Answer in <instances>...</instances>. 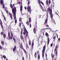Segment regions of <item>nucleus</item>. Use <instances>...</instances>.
I'll return each instance as SVG.
<instances>
[{"mask_svg":"<svg viewBox=\"0 0 60 60\" xmlns=\"http://www.w3.org/2000/svg\"><path fill=\"white\" fill-rule=\"evenodd\" d=\"M53 46V43H52L50 44L51 47Z\"/></svg>","mask_w":60,"mask_h":60,"instance_id":"864d4df0","label":"nucleus"},{"mask_svg":"<svg viewBox=\"0 0 60 60\" xmlns=\"http://www.w3.org/2000/svg\"><path fill=\"white\" fill-rule=\"evenodd\" d=\"M29 22L30 23L31 22V17H30L29 18Z\"/></svg>","mask_w":60,"mask_h":60,"instance_id":"473e14b6","label":"nucleus"},{"mask_svg":"<svg viewBox=\"0 0 60 60\" xmlns=\"http://www.w3.org/2000/svg\"><path fill=\"white\" fill-rule=\"evenodd\" d=\"M24 8L25 10H26V8L25 7H24Z\"/></svg>","mask_w":60,"mask_h":60,"instance_id":"338daca9","label":"nucleus"},{"mask_svg":"<svg viewBox=\"0 0 60 60\" xmlns=\"http://www.w3.org/2000/svg\"><path fill=\"white\" fill-rule=\"evenodd\" d=\"M21 4V2H19L18 3V4Z\"/></svg>","mask_w":60,"mask_h":60,"instance_id":"052dcab7","label":"nucleus"},{"mask_svg":"<svg viewBox=\"0 0 60 60\" xmlns=\"http://www.w3.org/2000/svg\"><path fill=\"white\" fill-rule=\"evenodd\" d=\"M34 42H33L32 43L31 48V49H32V50H33V49L34 47Z\"/></svg>","mask_w":60,"mask_h":60,"instance_id":"6ab92c4d","label":"nucleus"},{"mask_svg":"<svg viewBox=\"0 0 60 60\" xmlns=\"http://www.w3.org/2000/svg\"><path fill=\"white\" fill-rule=\"evenodd\" d=\"M38 18H41V15H40L38 17Z\"/></svg>","mask_w":60,"mask_h":60,"instance_id":"69168bd1","label":"nucleus"},{"mask_svg":"<svg viewBox=\"0 0 60 60\" xmlns=\"http://www.w3.org/2000/svg\"><path fill=\"white\" fill-rule=\"evenodd\" d=\"M41 0H38V4H41Z\"/></svg>","mask_w":60,"mask_h":60,"instance_id":"cd10ccee","label":"nucleus"},{"mask_svg":"<svg viewBox=\"0 0 60 60\" xmlns=\"http://www.w3.org/2000/svg\"><path fill=\"white\" fill-rule=\"evenodd\" d=\"M6 12L7 13H8V11L7 10H6Z\"/></svg>","mask_w":60,"mask_h":60,"instance_id":"6e6d98bb","label":"nucleus"},{"mask_svg":"<svg viewBox=\"0 0 60 60\" xmlns=\"http://www.w3.org/2000/svg\"><path fill=\"white\" fill-rule=\"evenodd\" d=\"M30 27H31V23H30Z\"/></svg>","mask_w":60,"mask_h":60,"instance_id":"bf43d9fd","label":"nucleus"},{"mask_svg":"<svg viewBox=\"0 0 60 60\" xmlns=\"http://www.w3.org/2000/svg\"><path fill=\"white\" fill-rule=\"evenodd\" d=\"M0 25L2 29V30H3L4 29V26H3V22H2V20H1L0 19Z\"/></svg>","mask_w":60,"mask_h":60,"instance_id":"39448f33","label":"nucleus"},{"mask_svg":"<svg viewBox=\"0 0 60 60\" xmlns=\"http://www.w3.org/2000/svg\"><path fill=\"white\" fill-rule=\"evenodd\" d=\"M0 3L1 5H2L3 4H4V1H3V0H0Z\"/></svg>","mask_w":60,"mask_h":60,"instance_id":"a211bd4d","label":"nucleus"},{"mask_svg":"<svg viewBox=\"0 0 60 60\" xmlns=\"http://www.w3.org/2000/svg\"><path fill=\"white\" fill-rule=\"evenodd\" d=\"M41 9L43 11H45V10H44L43 8H41Z\"/></svg>","mask_w":60,"mask_h":60,"instance_id":"603ef678","label":"nucleus"},{"mask_svg":"<svg viewBox=\"0 0 60 60\" xmlns=\"http://www.w3.org/2000/svg\"><path fill=\"white\" fill-rule=\"evenodd\" d=\"M37 27H34V29H33V32L35 34H36V28H37Z\"/></svg>","mask_w":60,"mask_h":60,"instance_id":"9b49d317","label":"nucleus"},{"mask_svg":"<svg viewBox=\"0 0 60 60\" xmlns=\"http://www.w3.org/2000/svg\"><path fill=\"white\" fill-rule=\"evenodd\" d=\"M6 34H3V38H6Z\"/></svg>","mask_w":60,"mask_h":60,"instance_id":"bb28decb","label":"nucleus"},{"mask_svg":"<svg viewBox=\"0 0 60 60\" xmlns=\"http://www.w3.org/2000/svg\"><path fill=\"white\" fill-rule=\"evenodd\" d=\"M58 41H59L60 42V38H59L58 40Z\"/></svg>","mask_w":60,"mask_h":60,"instance_id":"de8ad7c7","label":"nucleus"},{"mask_svg":"<svg viewBox=\"0 0 60 60\" xmlns=\"http://www.w3.org/2000/svg\"><path fill=\"white\" fill-rule=\"evenodd\" d=\"M37 54H38V60H40V54H38V51H37Z\"/></svg>","mask_w":60,"mask_h":60,"instance_id":"4468645a","label":"nucleus"},{"mask_svg":"<svg viewBox=\"0 0 60 60\" xmlns=\"http://www.w3.org/2000/svg\"><path fill=\"white\" fill-rule=\"evenodd\" d=\"M23 8V6H22V5L20 6V11L21 12H22V11H23V10H22V8Z\"/></svg>","mask_w":60,"mask_h":60,"instance_id":"f3484780","label":"nucleus"},{"mask_svg":"<svg viewBox=\"0 0 60 60\" xmlns=\"http://www.w3.org/2000/svg\"><path fill=\"white\" fill-rule=\"evenodd\" d=\"M19 21L20 22L21 21H22V20L21 19V18L20 17V18L19 19Z\"/></svg>","mask_w":60,"mask_h":60,"instance_id":"2f4dec72","label":"nucleus"},{"mask_svg":"<svg viewBox=\"0 0 60 60\" xmlns=\"http://www.w3.org/2000/svg\"><path fill=\"white\" fill-rule=\"evenodd\" d=\"M24 32H23V34L24 35H26V31H24Z\"/></svg>","mask_w":60,"mask_h":60,"instance_id":"c03bdc74","label":"nucleus"},{"mask_svg":"<svg viewBox=\"0 0 60 60\" xmlns=\"http://www.w3.org/2000/svg\"><path fill=\"white\" fill-rule=\"evenodd\" d=\"M45 48L46 47H45V45L43 47L42 52V57L43 58H44V53H45Z\"/></svg>","mask_w":60,"mask_h":60,"instance_id":"7ed1b4c3","label":"nucleus"},{"mask_svg":"<svg viewBox=\"0 0 60 60\" xmlns=\"http://www.w3.org/2000/svg\"><path fill=\"white\" fill-rule=\"evenodd\" d=\"M20 48L22 49H24L23 48V46L22 44H20Z\"/></svg>","mask_w":60,"mask_h":60,"instance_id":"dca6fc26","label":"nucleus"},{"mask_svg":"<svg viewBox=\"0 0 60 60\" xmlns=\"http://www.w3.org/2000/svg\"><path fill=\"white\" fill-rule=\"evenodd\" d=\"M26 1L28 2L27 4L28 5L27 6V10L28 12H29V13H31V6L29 5L30 4V0H27Z\"/></svg>","mask_w":60,"mask_h":60,"instance_id":"f03ea898","label":"nucleus"},{"mask_svg":"<svg viewBox=\"0 0 60 60\" xmlns=\"http://www.w3.org/2000/svg\"><path fill=\"white\" fill-rule=\"evenodd\" d=\"M43 36L44 35V32H43Z\"/></svg>","mask_w":60,"mask_h":60,"instance_id":"e2e57ef3","label":"nucleus"},{"mask_svg":"<svg viewBox=\"0 0 60 60\" xmlns=\"http://www.w3.org/2000/svg\"><path fill=\"white\" fill-rule=\"evenodd\" d=\"M45 35L48 38L47 41V46H48V45H49V35L48 33L46 32L45 33Z\"/></svg>","mask_w":60,"mask_h":60,"instance_id":"20e7f679","label":"nucleus"},{"mask_svg":"<svg viewBox=\"0 0 60 60\" xmlns=\"http://www.w3.org/2000/svg\"><path fill=\"white\" fill-rule=\"evenodd\" d=\"M2 5L3 8H4V3Z\"/></svg>","mask_w":60,"mask_h":60,"instance_id":"e433bc0d","label":"nucleus"},{"mask_svg":"<svg viewBox=\"0 0 60 60\" xmlns=\"http://www.w3.org/2000/svg\"><path fill=\"white\" fill-rule=\"evenodd\" d=\"M22 60H25V59H24V57H22Z\"/></svg>","mask_w":60,"mask_h":60,"instance_id":"4d7b16f0","label":"nucleus"},{"mask_svg":"<svg viewBox=\"0 0 60 60\" xmlns=\"http://www.w3.org/2000/svg\"><path fill=\"white\" fill-rule=\"evenodd\" d=\"M26 44V48H28V46L27 45V43Z\"/></svg>","mask_w":60,"mask_h":60,"instance_id":"3c124183","label":"nucleus"},{"mask_svg":"<svg viewBox=\"0 0 60 60\" xmlns=\"http://www.w3.org/2000/svg\"><path fill=\"white\" fill-rule=\"evenodd\" d=\"M46 29V28H43V29H42V31H44V29Z\"/></svg>","mask_w":60,"mask_h":60,"instance_id":"680f3d73","label":"nucleus"},{"mask_svg":"<svg viewBox=\"0 0 60 60\" xmlns=\"http://www.w3.org/2000/svg\"><path fill=\"white\" fill-rule=\"evenodd\" d=\"M39 6H40V7H41V9L43 8V7H42V6L41 5V4H40Z\"/></svg>","mask_w":60,"mask_h":60,"instance_id":"a19ab883","label":"nucleus"},{"mask_svg":"<svg viewBox=\"0 0 60 60\" xmlns=\"http://www.w3.org/2000/svg\"><path fill=\"white\" fill-rule=\"evenodd\" d=\"M1 58L2 60H3V56H1Z\"/></svg>","mask_w":60,"mask_h":60,"instance_id":"774afa93","label":"nucleus"},{"mask_svg":"<svg viewBox=\"0 0 60 60\" xmlns=\"http://www.w3.org/2000/svg\"><path fill=\"white\" fill-rule=\"evenodd\" d=\"M49 4H50V3H51V1H50V0H49Z\"/></svg>","mask_w":60,"mask_h":60,"instance_id":"a18cd8bd","label":"nucleus"},{"mask_svg":"<svg viewBox=\"0 0 60 60\" xmlns=\"http://www.w3.org/2000/svg\"><path fill=\"white\" fill-rule=\"evenodd\" d=\"M9 14L11 19L12 20V19H13L12 17H13V15H12V14H11L10 13H9Z\"/></svg>","mask_w":60,"mask_h":60,"instance_id":"f8f14e48","label":"nucleus"},{"mask_svg":"<svg viewBox=\"0 0 60 60\" xmlns=\"http://www.w3.org/2000/svg\"><path fill=\"white\" fill-rule=\"evenodd\" d=\"M59 47V45H58L57 44L55 48V49H54V52H56V50H57V49Z\"/></svg>","mask_w":60,"mask_h":60,"instance_id":"6e6552de","label":"nucleus"},{"mask_svg":"<svg viewBox=\"0 0 60 60\" xmlns=\"http://www.w3.org/2000/svg\"><path fill=\"white\" fill-rule=\"evenodd\" d=\"M37 53L36 52H35V53L34 54V56L36 58V57H37Z\"/></svg>","mask_w":60,"mask_h":60,"instance_id":"4be33fe9","label":"nucleus"},{"mask_svg":"<svg viewBox=\"0 0 60 60\" xmlns=\"http://www.w3.org/2000/svg\"><path fill=\"white\" fill-rule=\"evenodd\" d=\"M52 58V60H54V58L55 57V54L53 55V53H52L51 54Z\"/></svg>","mask_w":60,"mask_h":60,"instance_id":"9d476101","label":"nucleus"},{"mask_svg":"<svg viewBox=\"0 0 60 60\" xmlns=\"http://www.w3.org/2000/svg\"><path fill=\"white\" fill-rule=\"evenodd\" d=\"M16 49V46H15L14 47V48H13V51L14 52Z\"/></svg>","mask_w":60,"mask_h":60,"instance_id":"2eb2a0df","label":"nucleus"},{"mask_svg":"<svg viewBox=\"0 0 60 60\" xmlns=\"http://www.w3.org/2000/svg\"><path fill=\"white\" fill-rule=\"evenodd\" d=\"M37 23L36 22H35V24H34V27H37Z\"/></svg>","mask_w":60,"mask_h":60,"instance_id":"412c9836","label":"nucleus"},{"mask_svg":"<svg viewBox=\"0 0 60 60\" xmlns=\"http://www.w3.org/2000/svg\"><path fill=\"white\" fill-rule=\"evenodd\" d=\"M13 39L14 41V43H16V40H15V38H13Z\"/></svg>","mask_w":60,"mask_h":60,"instance_id":"a878e982","label":"nucleus"},{"mask_svg":"<svg viewBox=\"0 0 60 60\" xmlns=\"http://www.w3.org/2000/svg\"><path fill=\"white\" fill-rule=\"evenodd\" d=\"M56 54L55 55V56H57V50H56Z\"/></svg>","mask_w":60,"mask_h":60,"instance_id":"4c0bfd02","label":"nucleus"},{"mask_svg":"<svg viewBox=\"0 0 60 60\" xmlns=\"http://www.w3.org/2000/svg\"><path fill=\"white\" fill-rule=\"evenodd\" d=\"M41 3L42 5H44V4H43V2L42 1H41Z\"/></svg>","mask_w":60,"mask_h":60,"instance_id":"09e8293b","label":"nucleus"},{"mask_svg":"<svg viewBox=\"0 0 60 60\" xmlns=\"http://www.w3.org/2000/svg\"><path fill=\"white\" fill-rule=\"evenodd\" d=\"M10 36V32H8V36Z\"/></svg>","mask_w":60,"mask_h":60,"instance_id":"79ce46f5","label":"nucleus"},{"mask_svg":"<svg viewBox=\"0 0 60 60\" xmlns=\"http://www.w3.org/2000/svg\"><path fill=\"white\" fill-rule=\"evenodd\" d=\"M3 57L4 59H5V58H6V56L4 55L3 56Z\"/></svg>","mask_w":60,"mask_h":60,"instance_id":"37998d69","label":"nucleus"},{"mask_svg":"<svg viewBox=\"0 0 60 60\" xmlns=\"http://www.w3.org/2000/svg\"><path fill=\"white\" fill-rule=\"evenodd\" d=\"M46 27H49V25H46Z\"/></svg>","mask_w":60,"mask_h":60,"instance_id":"5fc2aeb1","label":"nucleus"},{"mask_svg":"<svg viewBox=\"0 0 60 60\" xmlns=\"http://www.w3.org/2000/svg\"><path fill=\"white\" fill-rule=\"evenodd\" d=\"M56 36H57V38H58V35L57 34H56Z\"/></svg>","mask_w":60,"mask_h":60,"instance_id":"0e129e2a","label":"nucleus"},{"mask_svg":"<svg viewBox=\"0 0 60 60\" xmlns=\"http://www.w3.org/2000/svg\"><path fill=\"white\" fill-rule=\"evenodd\" d=\"M29 45H31V40H30L29 41Z\"/></svg>","mask_w":60,"mask_h":60,"instance_id":"7c9ffc66","label":"nucleus"},{"mask_svg":"<svg viewBox=\"0 0 60 60\" xmlns=\"http://www.w3.org/2000/svg\"><path fill=\"white\" fill-rule=\"evenodd\" d=\"M0 49L1 50H2V46H0Z\"/></svg>","mask_w":60,"mask_h":60,"instance_id":"8fccbe9b","label":"nucleus"},{"mask_svg":"<svg viewBox=\"0 0 60 60\" xmlns=\"http://www.w3.org/2000/svg\"><path fill=\"white\" fill-rule=\"evenodd\" d=\"M21 39V40H24V38L23 36V35L22 34L20 36Z\"/></svg>","mask_w":60,"mask_h":60,"instance_id":"b1692460","label":"nucleus"},{"mask_svg":"<svg viewBox=\"0 0 60 60\" xmlns=\"http://www.w3.org/2000/svg\"><path fill=\"white\" fill-rule=\"evenodd\" d=\"M26 25H27V26H29V22H28V21H27L26 22Z\"/></svg>","mask_w":60,"mask_h":60,"instance_id":"c756f323","label":"nucleus"},{"mask_svg":"<svg viewBox=\"0 0 60 60\" xmlns=\"http://www.w3.org/2000/svg\"><path fill=\"white\" fill-rule=\"evenodd\" d=\"M52 19V21L53 22H54V21H55L53 19V18L52 19Z\"/></svg>","mask_w":60,"mask_h":60,"instance_id":"49530a36","label":"nucleus"},{"mask_svg":"<svg viewBox=\"0 0 60 60\" xmlns=\"http://www.w3.org/2000/svg\"><path fill=\"white\" fill-rule=\"evenodd\" d=\"M14 4H14L12 5V4H10V6L12 9V12L13 14V16L15 20V24H16L17 22V20L16 19V12L17 11V10H16V8L15 7Z\"/></svg>","mask_w":60,"mask_h":60,"instance_id":"f257e3e1","label":"nucleus"},{"mask_svg":"<svg viewBox=\"0 0 60 60\" xmlns=\"http://www.w3.org/2000/svg\"><path fill=\"white\" fill-rule=\"evenodd\" d=\"M4 33L3 32H1L0 33V34L1 35H4Z\"/></svg>","mask_w":60,"mask_h":60,"instance_id":"c9c22d12","label":"nucleus"},{"mask_svg":"<svg viewBox=\"0 0 60 60\" xmlns=\"http://www.w3.org/2000/svg\"><path fill=\"white\" fill-rule=\"evenodd\" d=\"M53 39L55 41V39H56V36H54L53 38Z\"/></svg>","mask_w":60,"mask_h":60,"instance_id":"58836bf2","label":"nucleus"},{"mask_svg":"<svg viewBox=\"0 0 60 60\" xmlns=\"http://www.w3.org/2000/svg\"><path fill=\"white\" fill-rule=\"evenodd\" d=\"M1 43L2 45H4V43L3 41H1Z\"/></svg>","mask_w":60,"mask_h":60,"instance_id":"5701e85b","label":"nucleus"},{"mask_svg":"<svg viewBox=\"0 0 60 60\" xmlns=\"http://www.w3.org/2000/svg\"><path fill=\"white\" fill-rule=\"evenodd\" d=\"M46 4L47 5H49V1L48 0H47L46 1Z\"/></svg>","mask_w":60,"mask_h":60,"instance_id":"393cba45","label":"nucleus"},{"mask_svg":"<svg viewBox=\"0 0 60 60\" xmlns=\"http://www.w3.org/2000/svg\"><path fill=\"white\" fill-rule=\"evenodd\" d=\"M21 23H20L19 24V26H21Z\"/></svg>","mask_w":60,"mask_h":60,"instance_id":"13d9d810","label":"nucleus"},{"mask_svg":"<svg viewBox=\"0 0 60 60\" xmlns=\"http://www.w3.org/2000/svg\"><path fill=\"white\" fill-rule=\"evenodd\" d=\"M10 34H11V36H8V38L9 39H11V40L12 39V38H13V34H12V32H11L10 33Z\"/></svg>","mask_w":60,"mask_h":60,"instance_id":"0eeeda50","label":"nucleus"},{"mask_svg":"<svg viewBox=\"0 0 60 60\" xmlns=\"http://www.w3.org/2000/svg\"><path fill=\"white\" fill-rule=\"evenodd\" d=\"M48 11H49V12L50 11V13H52V9H50V7H49V8H48Z\"/></svg>","mask_w":60,"mask_h":60,"instance_id":"ddd939ff","label":"nucleus"},{"mask_svg":"<svg viewBox=\"0 0 60 60\" xmlns=\"http://www.w3.org/2000/svg\"><path fill=\"white\" fill-rule=\"evenodd\" d=\"M23 29H24V31H25V32H26V36H28V32H27V30H26V28H25V27H24L23 28Z\"/></svg>","mask_w":60,"mask_h":60,"instance_id":"423d86ee","label":"nucleus"},{"mask_svg":"<svg viewBox=\"0 0 60 60\" xmlns=\"http://www.w3.org/2000/svg\"><path fill=\"white\" fill-rule=\"evenodd\" d=\"M52 13H50V15L51 16L50 17L51 19H53V15L52 14Z\"/></svg>","mask_w":60,"mask_h":60,"instance_id":"aec40b11","label":"nucleus"},{"mask_svg":"<svg viewBox=\"0 0 60 60\" xmlns=\"http://www.w3.org/2000/svg\"><path fill=\"white\" fill-rule=\"evenodd\" d=\"M48 14H49V13H47V14L46 15L47 18L46 19H47V20H48Z\"/></svg>","mask_w":60,"mask_h":60,"instance_id":"72a5a7b5","label":"nucleus"},{"mask_svg":"<svg viewBox=\"0 0 60 60\" xmlns=\"http://www.w3.org/2000/svg\"><path fill=\"white\" fill-rule=\"evenodd\" d=\"M23 50L24 51V52H25V53H26V50L24 49H23Z\"/></svg>","mask_w":60,"mask_h":60,"instance_id":"f704fd0d","label":"nucleus"},{"mask_svg":"<svg viewBox=\"0 0 60 60\" xmlns=\"http://www.w3.org/2000/svg\"><path fill=\"white\" fill-rule=\"evenodd\" d=\"M48 21V20H47V19H46L45 20V22L44 24V25H45V26H46V25H48V23H47V22Z\"/></svg>","mask_w":60,"mask_h":60,"instance_id":"1a4fd4ad","label":"nucleus"},{"mask_svg":"<svg viewBox=\"0 0 60 60\" xmlns=\"http://www.w3.org/2000/svg\"><path fill=\"white\" fill-rule=\"evenodd\" d=\"M3 16L4 18V19L5 21H6V18H5V16H4V15H3Z\"/></svg>","mask_w":60,"mask_h":60,"instance_id":"c85d7f7f","label":"nucleus"},{"mask_svg":"<svg viewBox=\"0 0 60 60\" xmlns=\"http://www.w3.org/2000/svg\"><path fill=\"white\" fill-rule=\"evenodd\" d=\"M23 29H22V30L21 31V34H22V33L23 32Z\"/></svg>","mask_w":60,"mask_h":60,"instance_id":"ea45409f","label":"nucleus"}]
</instances>
